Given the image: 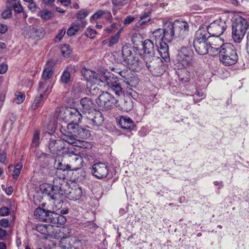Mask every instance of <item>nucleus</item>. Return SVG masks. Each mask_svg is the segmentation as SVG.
Returning a JSON list of instances; mask_svg holds the SVG:
<instances>
[{
    "instance_id": "1",
    "label": "nucleus",
    "mask_w": 249,
    "mask_h": 249,
    "mask_svg": "<svg viewBox=\"0 0 249 249\" xmlns=\"http://www.w3.org/2000/svg\"><path fill=\"white\" fill-rule=\"evenodd\" d=\"M132 49L130 44L124 45L122 49L124 62L132 71L142 68L145 65L148 70L156 76L161 75L165 71L166 66L161 58L154 55L150 57L146 56L141 60L132 53Z\"/></svg>"
},
{
    "instance_id": "2",
    "label": "nucleus",
    "mask_w": 249,
    "mask_h": 249,
    "mask_svg": "<svg viewBox=\"0 0 249 249\" xmlns=\"http://www.w3.org/2000/svg\"><path fill=\"white\" fill-rule=\"evenodd\" d=\"M90 135V131L78 124H69L67 126L65 133L62 135V139L72 146L82 147L83 141Z\"/></svg>"
},
{
    "instance_id": "3",
    "label": "nucleus",
    "mask_w": 249,
    "mask_h": 249,
    "mask_svg": "<svg viewBox=\"0 0 249 249\" xmlns=\"http://www.w3.org/2000/svg\"><path fill=\"white\" fill-rule=\"evenodd\" d=\"M189 31V25L185 21L176 20L173 23H169L166 26V36L169 39L174 37L178 38L183 42V44L187 45L189 44L188 38Z\"/></svg>"
},
{
    "instance_id": "4",
    "label": "nucleus",
    "mask_w": 249,
    "mask_h": 249,
    "mask_svg": "<svg viewBox=\"0 0 249 249\" xmlns=\"http://www.w3.org/2000/svg\"><path fill=\"white\" fill-rule=\"evenodd\" d=\"M211 39H213V37L208 36L204 29H199L196 32L193 46L198 54L205 55L209 53Z\"/></svg>"
},
{
    "instance_id": "5",
    "label": "nucleus",
    "mask_w": 249,
    "mask_h": 249,
    "mask_svg": "<svg viewBox=\"0 0 249 249\" xmlns=\"http://www.w3.org/2000/svg\"><path fill=\"white\" fill-rule=\"evenodd\" d=\"M220 61L225 66H231L236 63L238 57L233 45L225 43L219 52Z\"/></svg>"
},
{
    "instance_id": "6",
    "label": "nucleus",
    "mask_w": 249,
    "mask_h": 249,
    "mask_svg": "<svg viewBox=\"0 0 249 249\" xmlns=\"http://www.w3.org/2000/svg\"><path fill=\"white\" fill-rule=\"evenodd\" d=\"M34 215L40 221L53 225L63 224L66 222V219L64 216L44 209H36L34 212Z\"/></svg>"
},
{
    "instance_id": "7",
    "label": "nucleus",
    "mask_w": 249,
    "mask_h": 249,
    "mask_svg": "<svg viewBox=\"0 0 249 249\" xmlns=\"http://www.w3.org/2000/svg\"><path fill=\"white\" fill-rule=\"evenodd\" d=\"M116 102V100L110 93L103 91L96 100V103L101 110L111 109Z\"/></svg>"
},
{
    "instance_id": "8",
    "label": "nucleus",
    "mask_w": 249,
    "mask_h": 249,
    "mask_svg": "<svg viewBox=\"0 0 249 249\" xmlns=\"http://www.w3.org/2000/svg\"><path fill=\"white\" fill-rule=\"evenodd\" d=\"M227 28L226 23L222 19L216 20L207 27V33L211 36L219 37Z\"/></svg>"
},
{
    "instance_id": "9",
    "label": "nucleus",
    "mask_w": 249,
    "mask_h": 249,
    "mask_svg": "<svg viewBox=\"0 0 249 249\" xmlns=\"http://www.w3.org/2000/svg\"><path fill=\"white\" fill-rule=\"evenodd\" d=\"M114 72L118 73L124 81L126 85L129 86V89H131V88L136 87L139 83V79L137 77L133 76L130 71L126 69L121 70L120 68H114Z\"/></svg>"
},
{
    "instance_id": "10",
    "label": "nucleus",
    "mask_w": 249,
    "mask_h": 249,
    "mask_svg": "<svg viewBox=\"0 0 249 249\" xmlns=\"http://www.w3.org/2000/svg\"><path fill=\"white\" fill-rule=\"evenodd\" d=\"M193 52L191 48L182 46L178 51L177 56L178 61L184 67L190 65L193 58Z\"/></svg>"
},
{
    "instance_id": "11",
    "label": "nucleus",
    "mask_w": 249,
    "mask_h": 249,
    "mask_svg": "<svg viewBox=\"0 0 249 249\" xmlns=\"http://www.w3.org/2000/svg\"><path fill=\"white\" fill-rule=\"evenodd\" d=\"M66 152L71 157L70 163L69 164L70 171H77L83 166V160L82 158L75 153L74 148H68Z\"/></svg>"
},
{
    "instance_id": "12",
    "label": "nucleus",
    "mask_w": 249,
    "mask_h": 249,
    "mask_svg": "<svg viewBox=\"0 0 249 249\" xmlns=\"http://www.w3.org/2000/svg\"><path fill=\"white\" fill-rule=\"evenodd\" d=\"M96 80L94 81V84L99 85L100 83H106L108 87L115 82L117 77L108 71H103L100 73H97Z\"/></svg>"
},
{
    "instance_id": "13",
    "label": "nucleus",
    "mask_w": 249,
    "mask_h": 249,
    "mask_svg": "<svg viewBox=\"0 0 249 249\" xmlns=\"http://www.w3.org/2000/svg\"><path fill=\"white\" fill-rule=\"evenodd\" d=\"M108 168L105 164L101 162L94 164L92 167V173L98 178L106 177L108 174Z\"/></svg>"
},
{
    "instance_id": "14",
    "label": "nucleus",
    "mask_w": 249,
    "mask_h": 249,
    "mask_svg": "<svg viewBox=\"0 0 249 249\" xmlns=\"http://www.w3.org/2000/svg\"><path fill=\"white\" fill-rule=\"evenodd\" d=\"M86 118L88 120L89 124L92 126L98 127L102 124L104 121V118L102 112L99 111H93Z\"/></svg>"
},
{
    "instance_id": "15",
    "label": "nucleus",
    "mask_w": 249,
    "mask_h": 249,
    "mask_svg": "<svg viewBox=\"0 0 249 249\" xmlns=\"http://www.w3.org/2000/svg\"><path fill=\"white\" fill-rule=\"evenodd\" d=\"M81 107H79L80 111L83 115L84 117H86L87 115H89L95 111L94 110L92 105L93 103L92 100L87 97L82 98L80 101Z\"/></svg>"
},
{
    "instance_id": "16",
    "label": "nucleus",
    "mask_w": 249,
    "mask_h": 249,
    "mask_svg": "<svg viewBox=\"0 0 249 249\" xmlns=\"http://www.w3.org/2000/svg\"><path fill=\"white\" fill-rule=\"evenodd\" d=\"M117 106L121 110L127 112L133 108V102L130 97L122 96L116 100Z\"/></svg>"
},
{
    "instance_id": "17",
    "label": "nucleus",
    "mask_w": 249,
    "mask_h": 249,
    "mask_svg": "<svg viewBox=\"0 0 249 249\" xmlns=\"http://www.w3.org/2000/svg\"><path fill=\"white\" fill-rule=\"evenodd\" d=\"M153 42L150 39H146L142 43L143 54L140 55V59L145 58V57H150L155 55V49Z\"/></svg>"
},
{
    "instance_id": "18",
    "label": "nucleus",
    "mask_w": 249,
    "mask_h": 249,
    "mask_svg": "<svg viewBox=\"0 0 249 249\" xmlns=\"http://www.w3.org/2000/svg\"><path fill=\"white\" fill-rule=\"evenodd\" d=\"M213 37V39H210L209 53L211 55H215L219 54V51L224 44H223L219 37Z\"/></svg>"
},
{
    "instance_id": "19",
    "label": "nucleus",
    "mask_w": 249,
    "mask_h": 249,
    "mask_svg": "<svg viewBox=\"0 0 249 249\" xmlns=\"http://www.w3.org/2000/svg\"><path fill=\"white\" fill-rule=\"evenodd\" d=\"M156 48H157V50L161 59H163L166 62L170 61L169 48L165 42H161L156 44Z\"/></svg>"
},
{
    "instance_id": "20",
    "label": "nucleus",
    "mask_w": 249,
    "mask_h": 249,
    "mask_svg": "<svg viewBox=\"0 0 249 249\" xmlns=\"http://www.w3.org/2000/svg\"><path fill=\"white\" fill-rule=\"evenodd\" d=\"M249 26L248 21L245 18L238 17L235 18L232 23V28L240 30L241 33H246Z\"/></svg>"
},
{
    "instance_id": "21",
    "label": "nucleus",
    "mask_w": 249,
    "mask_h": 249,
    "mask_svg": "<svg viewBox=\"0 0 249 249\" xmlns=\"http://www.w3.org/2000/svg\"><path fill=\"white\" fill-rule=\"evenodd\" d=\"M62 231L64 235L59 241V247L62 249H73L70 241L67 239L70 235L71 230L69 228L63 227Z\"/></svg>"
},
{
    "instance_id": "22",
    "label": "nucleus",
    "mask_w": 249,
    "mask_h": 249,
    "mask_svg": "<svg viewBox=\"0 0 249 249\" xmlns=\"http://www.w3.org/2000/svg\"><path fill=\"white\" fill-rule=\"evenodd\" d=\"M64 142L61 138V140H51L49 144V148L51 153L53 154L57 153V152L64 150L66 152L67 149L65 148L64 145ZM68 148H67L68 149Z\"/></svg>"
},
{
    "instance_id": "23",
    "label": "nucleus",
    "mask_w": 249,
    "mask_h": 249,
    "mask_svg": "<svg viewBox=\"0 0 249 249\" xmlns=\"http://www.w3.org/2000/svg\"><path fill=\"white\" fill-rule=\"evenodd\" d=\"M166 26L165 27L164 29H159L153 33L152 38L155 40L156 44L163 42V40L167 42H170L172 40V39H168V37L166 36Z\"/></svg>"
},
{
    "instance_id": "24",
    "label": "nucleus",
    "mask_w": 249,
    "mask_h": 249,
    "mask_svg": "<svg viewBox=\"0 0 249 249\" xmlns=\"http://www.w3.org/2000/svg\"><path fill=\"white\" fill-rule=\"evenodd\" d=\"M119 124L121 128L129 131L133 130L135 127L134 122L127 116H122L119 119Z\"/></svg>"
},
{
    "instance_id": "25",
    "label": "nucleus",
    "mask_w": 249,
    "mask_h": 249,
    "mask_svg": "<svg viewBox=\"0 0 249 249\" xmlns=\"http://www.w3.org/2000/svg\"><path fill=\"white\" fill-rule=\"evenodd\" d=\"M53 84L52 81L41 80L39 83L38 93L42 95H48L51 91Z\"/></svg>"
},
{
    "instance_id": "26",
    "label": "nucleus",
    "mask_w": 249,
    "mask_h": 249,
    "mask_svg": "<svg viewBox=\"0 0 249 249\" xmlns=\"http://www.w3.org/2000/svg\"><path fill=\"white\" fill-rule=\"evenodd\" d=\"M82 195L81 188L79 186H74L72 188H70L69 191L66 197L69 199L75 201L79 199Z\"/></svg>"
},
{
    "instance_id": "27",
    "label": "nucleus",
    "mask_w": 249,
    "mask_h": 249,
    "mask_svg": "<svg viewBox=\"0 0 249 249\" xmlns=\"http://www.w3.org/2000/svg\"><path fill=\"white\" fill-rule=\"evenodd\" d=\"M6 6L8 9L14 10L17 13H21L23 12V8L20 4V0H8L6 2Z\"/></svg>"
},
{
    "instance_id": "28",
    "label": "nucleus",
    "mask_w": 249,
    "mask_h": 249,
    "mask_svg": "<svg viewBox=\"0 0 249 249\" xmlns=\"http://www.w3.org/2000/svg\"><path fill=\"white\" fill-rule=\"evenodd\" d=\"M29 33L30 36L34 38H42L45 35V30L41 27H30Z\"/></svg>"
},
{
    "instance_id": "29",
    "label": "nucleus",
    "mask_w": 249,
    "mask_h": 249,
    "mask_svg": "<svg viewBox=\"0 0 249 249\" xmlns=\"http://www.w3.org/2000/svg\"><path fill=\"white\" fill-rule=\"evenodd\" d=\"M68 111L70 114V118L71 120V122L70 124H78L81 119L84 117L82 113L77 109L72 108Z\"/></svg>"
},
{
    "instance_id": "30",
    "label": "nucleus",
    "mask_w": 249,
    "mask_h": 249,
    "mask_svg": "<svg viewBox=\"0 0 249 249\" xmlns=\"http://www.w3.org/2000/svg\"><path fill=\"white\" fill-rule=\"evenodd\" d=\"M81 72L87 81L94 83V81L96 80V77L97 76V73L86 68H82Z\"/></svg>"
},
{
    "instance_id": "31",
    "label": "nucleus",
    "mask_w": 249,
    "mask_h": 249,
    "mask_svg": "<svg viewBox=\"0 0 249 249\" xmlns=\"http://www.w3.org/2000/svg\"><path fill=\"white\" fill-rule=\"evenodd\" d=\"M53 71L52 66L50 65V63L48 62L46 67L44 69L41 80L45 81H51V78L52 77Z\"/></svg>"
},
{
    "instance_id": "32",
    "label": "nucleus",
    "mask_w": 249,
    "mask_h": 249,
    "mask_svg": "<svg viewBox=\"0 0 249 249\" xmlns=\"http://www.w3.org/2000/svg\"><path fill=\"white\" fill-rule=\"evenodd\" d=\"M108 87L110 90L114 92L116 95L119 96L124 95V90L121 84L118 82L117 79H116L114 83L111 84V85H109Z\"/></svg>"
},
{
    "instance_id": "33",
    "label": "nucleus",
    "mask_w": 249,
    "mask_h": 249,
    "mask_svg": "<svg viewBox=\"0 0 249 249\" xmlns=\"http://www.w3.org/2000/svg\"><path fill=\"white\" fill-rule=\"evenodd\" d=\"M70 188L69 184L65 180L64 181V183H63V185H61L59 187L58 190L54 191V192H53L55 194L56 198L57 197V194L61 196H64L66 197L69 191Z\"/></svg>"
},
{
    "instance_id": "34",
    "label": "nucleus",
    "mask_w": 249,
    "mask_h": 249,
    "mask_svg": "<svg viewBox=\"0 0 249 249\" xmlns=\"http://www.w3.org/2000/svg\"><path fill=\"white\" fill-rule=\"evenodd\" d=\"M151 11L149 9L145 10L143 14L140 17V19L138 21V24L140 25H142L147 22L150 21L151 19L150 14Z\"/></svg>"
},
{
    "instance_id": "35",
    "label": "nucleus",
    "mask_w": 249,
    "mask_h": 249,
    "mask_svg": "<svg viewBox=\"0 0 249 249\" xmlns=\"http://www.w3.org/2000/svg\"><path fill=\"white\" fill-rule=\"evenodd\" d=\"M245 33H241L240 30H237V31H236V29L232 28V37L235 42H241Z\"/></svg>"
},
{
    "instance_id": "36",
    "label": "nucleus",
    "mask_w": 249,
    "mask_h": 249,
    "mask_svg": "<svg viewBox=\"0 0 249 249\" xmlns=\"http://www.w3.org/2000/svg\"><path fill=\"white\" fill-rule=\"evenodd\" d=\"M179 80L182 82H187L190 80L189 72L186 69H183L178 72Z\"/></svg>"
},
{
    "instance_id": "37",
    "label": "nucleus",
    "mask_w": 249,
    "mask_h": 249,
    "mask_svg": "<svg viewBox=\"0 0 249 249\" xmlns=\"http://www.w3.org/2000/svg\"><path fill=\"white\" fill-rule=\"evenodd\" d=\"M65 179H66L65 178H61L59 177L54 178L53 179V184L52 186L53 192L57 191L59 187L61 185H63V183H64Z\"/></svg>"
},
{
    "instance_id": "38",
    "label": "nucleus",
    "mask_w": 249,
    "mask_h": 249,
    "mask_svg": "<svg viewBox=\"0 0 249 249\" xmlns=\"http://www.w3.org/2000/svg\"><path fill=\"white\" fill-rule=\"evenodd\" d=\"M54 167L57 170L64 171H70L69 164H66L63 163L62 161L59 160H55L54 163Z\"/></svg>"
},
{
    "instance_id": "39",
    "label": "nucleus",
    "mask_w": 249,
    "mask_h": 249,
    "mask_svg": "<svg viewBox=\"0 0 249 249\" xmlns=\"http://www.w3.org/2000/svg\"><path fill=\"white\" fill-rule=\"evenodd\" d=\"M40 132L37 130H36L33 134V137L32 139V146L36 147H37L39 144L40 142Z\"/></svg>"
},
{
    "instance_id": "40",
    "label": "nucleus",
    "mask_w": 249,
    "mask_h": 249,
    "mask_svg": "<svg viewBox=\"0 0 249 249\" xmlns=\"http://www.w3.org/2000/svg\"><path fill=\"white\" fill-rule=\"evenodd\" d=\"M80 28V25L79 23H74L68 29L67 34L69 36H72L79 30Z\"/></svg>"
},
{
    "instance_id": "41",
    "label": "nucleus",
    "mask_w": 249,
    "mask_h": 249,
    "mask_svg": "<svg viewBox=\"0 0 249 249\" xmlns=\"http://www.w3.org/2000/svg\"><path fill=\"white\" fill-rule=\"evenodd\" d=\"M39 96L36 97L32 106V108L33 109H36L38 107H39L42 104V101L43 100V98L47 95H42L41 96V93H38Z\"/></svg>"
},
{
    "instance_id": "42",
    "label": "nucleus",
    "mask_w": 249,
    "mask_h": 249,
    "mask_svg": "<svg viewBox=\"0 0 249 249\" xmlns=\"http://www.w3.org/2000/svg\"><path fill=\"white\" fill-rule=\"evenodd\" d=\"M43 194L50 196L52 199H55V194L53 192L52 187L48 185L46 187L42 188Z\"/></svg>"
},
{
    "instance_id": "43",
    "label": "nucleus",
    "mask_w": 249,
    "mask_h": 249,
    "mask_svg": "<svg viewBox=\"0 0 249 249\" xmlns=\"http://www.w3.org/2000/svg\"><path fill=\"white\" fill-rule=\"evenodd\" d=\"M22 167L23 165L21 162H19L16 164L13 172V176L14 178H17L19 176L20 174V170Z\"/></svg>"
},
{
    "instance_id": "44",
    "label": "nucleus",
    "mask_w": 249,
    "mask_h": 249,
    "mask_svg": "<svg viewBox=\"0 0 249 249\" xmlns=\"http://www.w3.org/2000/svg\"><path fill=\"white\" fill-rule=\"evenodd\" d=\"M25 99V95L21 92H16L15 93V98L14 101L18 104L22 103Z\"/></svg>"
},
{
    "instance_id": "45",
    "label": "nucleus",
    "mask_w": 249,
    "mask_h": 249,
    "mask_svg": "<svg viewBox=\"0 0 249 249\" xmlns=\"http://www.w3.org/2000/svg\"><path fill=\"white\" fill-rule=\"evenodd\" d=\"M61 53L65 57H69L72 51L69 45H64L61 48Z\"/></svg>"
},
{
    "instance_id": "46",
    "label": "nucleus",
    "mask_w": 249,
    "mask_h": 249,
    "mask_svg": "<svg viewBox=\"0 0 249 249\" xmlns=\"http://www.w3.org/2000/svg\"><path fill=\"white\" fill-rule=\"evenodd\" d=\"M70 78V73L67 70H65L61 76L60 80L62 83L67 84L69 82Z\"/></svg>"
},
{
    "instance_id": "47",
    "label": "nucleus",
    "mask_w": 249,
    "mask_h": 249,
    "mask_svg": "<svg viewBox=\"0 0 249 249\" xmlns=\"http://www.w3.org/2000/svg\"><path fill=\"white\" fill-rule=\"evenodd\" d=\"M52 16V14L51 12L47 10H43L40 12V17L45 20L51 18Z\"/></svg>"
},
{
    "instance_id": "48",
    "label": "nucleus",
    "mask_w": 249,
    "mask_h": 249,
    "mask_svg": "<svg viewBox=\"0 0 249 249\" xmlns=\"http://www.w3.org/2000/svg\"><path fill=\"white\" fill-rule=\"evenodd\" d=\"M89 14V12L88 10L82 9L78 11L77 14V18L78 19H84L87 17Z\"/></svg>"
},
{
    "instance_id": "49",
    "label": "nucleus",
    "mask_w": 249,
    "mask_h": 249,
    "mask_svg": "<svg viewBox=\"0 0 249 249\" xmlns=\"http://www.w3.org/2000/svg\"><path fill=\"white\" fill-rule=\"evenodd\" d=\"M119 34L118 33L114 36H112L109 39L108 46L111 47L116 44L119 40Z\"/></svg>"
},
{
    "instance_id": "50",
    "label": "nucleus",
    "mask_w": 249,
    "mask_h": 249,
    "mask_svg": "<svg viewBox=\"0 0 249 249\" xmlns=\"http://www.w3.org/2000/svg\"><path fill=\"white\" fill-rule=\"evenodd\" d=\"M89 91L90 94L93 96H96L101 91L100 89L95 85L91 86L89 88Z\"/></svg>"
},
{
    "instance_id": "51",
    "label": "nucleus",
    "mask_w": 249,
    "mask_h": 249,
    "mask_svg": "<svg viewBox=\"0 0 249 249\" xmlns=\"http://www.w3.org/2000/svg\"><path fill=\"white\" fill-rule=\"evenodd\" d=\"M66 33V29H62L59 31L58 33L55 36L56 40L55 41L60 42L62 39L63 38V37L65 35Z\"/></svg>"
},
{
    "instance_id": "52",
    "label": "nucleus",
    "mask_w": 249,
    "mask_h": 249,
    "mask_svg": "<svg viewBox=\"0 0 249 249\" xmlns=\"http://www.w3.org/2000/svg\"><path fill=\"white\" fill-rule=\"evenodd\" d=\"M128 0H112L113 4L116 6H122L126 4Z\"/></svg>"
},
{
    "instance_id": "53",
    "label": "nucleus",
    "mask_w": 249,
    "mask_h": 249,
    "mask_svg": "<svg viewBox=\"0 0 249 249\" xmlns=\"http://www.w3.org/2000/svg\"><path fill=\"white\" fill-rule=\"evenodd\" d=\"M96 31L92 29L88 28L87 31L86 33V36L90 38H94L95 37Z\"/></svg>"
},
{
    "instance_id": "54",
    "label": "nucleus",
    "mask_w": 249,
    "mask_h": 249,
    "mask_svg": "<svg viewBox=\"0 0 249 249\" xmlns=\"http://www.w3.org/2000/svg\"><path fill=\"white\" fill-rule=\"evenodd\" d=\"M103 11L104 10H100L97 11L91 17V19L96 20L102 17L104 13Z\"/></svg>"
},
{
    "instance_id": "55",
    "label": "nucleus",
    "mask_w": 249,
    "mask_h": 249,
    "mask_svg": "<svg viewBox=\"0 0 249 249\" xmlns=\"http://www.w3.org/2000/svg\"><path fill=\"white\" fill-rule=\"evenodd\" d=\"M10 213L9 209L7 207H2L0 209V215L4 216L8 215Z\"/></svg>"
},
{
    "instance_id": "56",
    "label": "nucleus",
    "mask_w": 249,
    "mask_h": 249,
    "mask_svg": "<svg viewBox=\"0 0 249 249\" xmlns=\"http://www.w3.org/2000/svg\"><path fill=\"white\" fill-rule=\"evenodd\" d=\"M12 10L8 9V10H5L1 14L2 17L4 19H7L11 17L12 16Z\"/></svg>"
},
{
    "instance_id": "57",
    "label": "nucleus",
    "mask_w": 249,
    "mask_h": 249,
    "mask_svg": "<svg viewBox=\"0 0 249 249\" xmlns=\"http://www.w3.org/2000/svg\"><path fill=\"white\" fill-rule=\"evenodd\" d=\"M0 225L2 227L7 228L9 226V221L7 219L3 218L0 220Z\"/></svg>"
},
{
    "instance_id": "58",
    "label": "nucleus",
    "mask_w": 249,
    "mask_h": 249,
    "mask_svg": "<svg viewBox=\"0 0 249 249\" xmlns=\"http://www.w3.org/2000/svg\"><path fill=\"white\" fill-rule=\"evenodd\" d=\"M117 28L115 24H111L110 26L106 28L104 31L106 33H110L114 31V30Z\"/></svg>"
},
{
    "instance_id": "59",
    "label": "nucleus",
    "mask_w": 249,
    "mask_h": 249,
    "mask_svg": "<svg viewBox=\"0 0 249 249\" xmlns=\"http://www.w3.org/2000/svg\"><path fill=\"white\" fill-rule=\"evenodd\" d=\"M28 8L30 10H31L32 12H34L36 11L37 5L36 4L32 2L29 4L28 5Z\"/></svg>"
},
{
    "instance_id": "60",
    "label": "nucleus",
    "mask_w": 249,
    "mask_h": 249,
    "mask_svg": "<svg viewBox=\"0 0 249 249\" xmlns=\"http://www.w3.org/2000/svg\"><path fill=\"white\" fill-rule=\"evenodd\" d=\"M134 19V18L131 16H128L124 20V24H129L132 22Z\"/></svg>"
},
{
    "instance_id": "61",
    "label": "nucleus",
    "mask_w": 249,
    "mask_h": 249,
    "mask_svg": "<svg viewBox=\"0 0 249 249\" xmlns=\"http://www.w3.org/2000/svg\"><path fill=\"white\" fill-rule=\"evenodd\" d=\"M7 31V26L4 24L0 23V33H5Z\"/></svg>"
},
{
    "instance_id": "62",
    "label": "nucleus",
    "mask_w": 249,
    "mask_h": 249,
    "mask_svg": "<svg viewBox=\"0 0 249 249\" xmlns=\"http://www.w3.org/2000/svg\"><path fill=\"white\" fill-rule=\"evenodd\" d=\"M7 70V66L6 64H2L0 66V73H5Z\"/></svg>"
},
{
    "instance_id": "63",
    "label": "nucleus",
    "mask_w": 249,
    "mask_h": 249,
    "mask_svg": "<svg viewBox=\"0 0 249 249\" xmlns=\"http://www.w3.org/2000/svg\"><path fill=\"white\" fill-rule=\"evenodd\" d=\"M103 16L105 18L108 19L111 17V14L110 12L107 10H104L103 11Z\"/></svg>"
},
{
    "instance_id": "64",
    "label": "nucleus",
    "mask_w": 249,
    "mask_h": 249,
    "mask_svg": "<svg viewBox=\"0 0 249 249\" xmlns=\"http://www.w3.org/2000/svg\"><path fill=\"white\" fill-rule=\"evenodd\" d=\"M61 4L65 6H68L71 3V0H60Z\"/></svg>"
}]
</instances>
